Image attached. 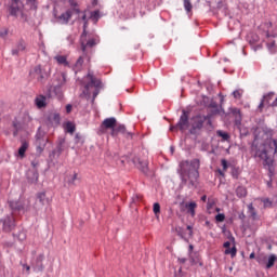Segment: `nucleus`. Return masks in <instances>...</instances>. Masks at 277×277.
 <instances>
[{
  "label": "nucleus",
  "mask_w": 277,
  "mask_h": 277,
  "mask_svg": "<svg viewBox=\"0 0 277 277\" xmlns=\"http://www.w3.org/2000/svg\"><path fill=\"white\" fill-rule=\"evenodd\" d=\"M198 170H200L199 159L182 161L180 163V176L182 182H184L185 185L188 183L189 187H194L196 185V181H198V176H200Z\"/></svg>",
  "instance_id": "obj_1"
},
{
  "label": "nucleus",
  "mask_w": 277,
  "mask_h": 277,
  "mask_svg": "<svg viewBox=\"0 0 277 277\" xmlns=\"http://www.w3.org/2000/svg\"><path fill=\"white\" fill-rule=\"evenodd\" d=\"M271 153L277 154V138H267L260 146H255V157L261 159L264 166L272 168L274 159L269 157Z\"/></svg>",
  "instance_id": "obj_2"
},
{
  "label": "nucleus",
  "mask_w": 277,
  "mask_h": 277,
  "mask_svg": "<svg viewBox=\"0 0 277 277\" xmlns=\"http://www.w3.org/2000/svg\"><path fill=\"white\" fill-rule=\"evenodd\" d=\"M85 79H88V83L84 85V90L81 94V96H83L84 98H90L92 91L90 90L91 88H95L93 91V98H92V103H94V101L96 100V97L98 96L100 92H101V80L97 79L96 77H94V75L92 72H89L85 77Z\"/></svg>",
  "instance_id": "obj_3"
},
{
  "label": "nucleus",
  "mask_w": 277,
  "mask_h": 277,
  "mask_svg": "<svg viewBox=\"0 0 277 277\" xmlns=\"http://www.w3.org/2000/svg\"><path fill=\"white\" fill-rule=\"evenodd\" d=\"M205 122L209 127H213V123L211 122V115L205 116V115H196L192 118V127L193 131H200L205 127Z\"/></svg>",
  "instance_id": "obj_4"
},
{
  "label": "nucleus",
  "mask_w": 277,
  "mask_h": 277,
  "mask_svg": "<svg viewBox=\"0 0 277 277\" xmlns=\"http://www.w3.org/2000/svg\"><path fill=\"white\" fill-rule=\"evenodd\" d=\"M48 143H49V138L44 137V132L41 130H38L36 134V141H35L37 153H43L44 148H47Z\"/></svg>",
  "instance_id": "obj_5"
},
{
  "label": "nucleus",
  "mask_w": 277,
  "mask_h": 277,
  "mask_svg": "<svg viewBox=\"0 0 277 277\" xmlns=\"http://www.w3.org/2000/svg\"><path fill=\"white\" fill-rule=\"evenodd\" d=\"M108 129H110L111 131L116 129V118L114 117L106 118L100 126L98 133H102V134L107 133Z\"/></svg>",
  "instance_id": "obj_6"
},
{
  "label": "nucleus",
  "mask_w": 277,
  "mask_h": 277,
  "mask_svg": "<svg viewBox=\"0 0 277 277\" xmlns=\"http://www.w3.org/2000/svg\"><path fill=\"white\" fill-rule=\"evenodd\" d=\"M85 36H88V32H85V30H83L81 38H80V42H81V50L83 51V53H85V49L92 48V47H96V44H98V40L95 38H91L88 40V42L85 43Z\"/></svg>",
  "instance_id": "obj_7"
},
{
  "label": "nucleus",
  "mask_w": 277,
  "mask_h": 277,
  "mask_svg": "<svg viewBox=\"0 0 277 277\" xmlns=\"http://www.w3.org/2000/svg\"><path fill=\"white\" fill-rule=\"evenodd\" d=\"M176 127H177V129H180V131H185L189 128V113L188 111L183 110Z\"/></svg>",
  "instance_id": "obj_8"
},
{
  "label": "nucleus",
  "mask_w": 277,
  "mask_h": 277,
  "mask_svg": "<svg viewBox=\"0 0 277 277\" xmlns=\"http://www.w3.org/2000/svg\"><path fill=\"white\" fill-rule=\"evenodd\" d=\"M34 71L35 75H37V81H39V83H44V79L49 77V72H47V69L38 65L35 67Z\"/></svg>",
  "instance_id": "obj_9"
},
{
  "label": "nucleus",
  "mask_w": 277,
  "mask_h": 277,
  "mask_svg": "<svg viewBox=\"0 0 277 277\" xmlns=\"http://www.w3.org/2000/svg\"><path fill=\"white\" fill-rule=\"evenodd\" d=\"M61 117L57 113H50L47 117V124L49 127H60Z\"/></svg>",
  "instance_id": "obj_10"
},
{
  "label": "nucleus",
  "mask_w": 277,
  "mask_h": 277,
  "mask_svg": "<svg viewBox=\"0 0 277 277\" xmlns=\"http://www.w3.org/2000/svg\"><path fill=\"white\" fill-rule=\"evenodd\" d=\"M37 198H38L40 205H42L43 207L49 206V205H51V202H53V199L51 197H48L47 193H44V192L38 193Z\"/></svg>",
  "instance_id": "obj_11"
},
{
  "label": "nucleus",
  "mask_w": 277,
  "mask_h": 277,
  "mask_svg": "<svg viewBox=\"0 0 277 277\" xmlns=\"http://www.w3.org/2000/svg\"><path fill=\"white\" fill-rule=\"evenodd\" d=\"M72 17V11L68 10L65 13H62L58 17L57 21L61 23V25H67L68 21Z\"/></svg>",
  "instance_id": "obj_12"
},
{
  "label": "nucleus",
  "mask_w": 277,
  "mask_h": 277,
  "mask_svg": "<svg viewBox=\"0 0 277 277\" xmlns=\"http://www.w3.org/2000/svg\"><path fill=\"white\" fill-rule=\"evenodd\" d=\"M184 207L185 209H187V213H189L192 217L196 216V209L198 207V203H196V201L186 202Z\"/></svg>",
  "instance_id": "obj_13"
},
{
  "label": "nucleus",
  "mask_w": 277,
  "mask_h": 277,
  "mask_svg": "<svg viewBox=\"0 0 277 277\" xmlns=\"http://www.w3.org/2000/svg\"><path fill=\"white\" fill-rule=\"evenodd\" d=\"M27 49V43L25 41L21 40L17 42L16 47L12 50V55H19V53H23Z\"/></svg>",
  "instance_id": "obj_14"
},
{
  "label": "nucleus",
  "mask_w": 277,
  "mask_h": 277,
  "mask_svg": "<svg viewBox=\"0 0 277 277\" xmlns=\"http://www.w3.org/2000/svg\"><path fill=\"white\" fill-rule=\"evenodd\" d=\"M118 133H121L122 135H131V133L127 131V127H124L122 124L113 129V131L110 132V135L113 137H116V135H118Z\"/></svg>",
  "instance_id": "obj_15"
},
{
  "label": "nucleus",
  "mask_w": 277,
  "mask_h": 277,
  "mask_svg": "<svg viewBox=\"0 0 277 277\" xmlns=\"http://www.w3.org/2000/svg\"><path fill=\"white\" fill-rule=\"evenodd\" d=\"M134 163L138 170L142 172H148V161L147 160H141L138 158L134 159Z\"/></svg>",
  "instance_id": "obj_16"
},
{
  "label": "nucleus",
  "mask_w": 277,
  "mask_h": 277,
  "mask_svg": "<svg viewBox=\"0 0 277 277\" xmlns=\"http://www.w3.org/2000/svg\"><path fill=\"white\" fill-rule=\"evenodd\" d=\"M35 105L36 107H38V109H42L43 107H47V96L38 95L35 98Z\"/></svg>",
  "instance_id": "obj_17"
},
{
  "label": "nucleus",
  "mask_w": 277,
  "mask_h": 277,
  "mask_svg": "<svg viewBox=\"0 0 277 277\" xmlns=\"http://www.w3.org/2000/svg\"><path fill=\"white\" fill-rule=\"evenodd\" d=\"M3 228L4 230H6L8 233H10V230H12V228H14V217L12 216H6L4 219L3 222Z\"/></svg>",
  "instance_id": "obj_18"
},
{
  "label": "nucleus",
  "mask_w": 277,
  "mask_h": 277,
  "mask_svg": "<svg viewBox=\"0 0 277 277\" xmlns=\"http://www.w3.org/2000/svg\"><path fill=\"white\" fill-rule=\"evenodd\" d=\"M56 88H64V85H66V74L62 72V74H57L56 75Z\"/></svg>",
  "instance_id": "obj_19"
},
{
  "label": "nucleus",
  "mask_w": 277,
  "mask_h": 277,
  "mask_svg": "<svg viewBox=\"0 0 277 277\" xmlns=\"http://www.w3.org/2000/svg\"><path fill=\"white\" fill-rule=\"evenodd\" d=\"M54 60L61 66H70V63H68V58L66 56H64V55H56V56H54Z\"/></svg>",
  "instance_id": "obj_20"
},
{
  "label": "nucleus",
  "mask_w": 277,
  "mask_h": 277,
  "mask_svg": "<svg viewBox=\"0 0 277 277\" xmlns=\"http://www.w3.org/2000/svg\"><path fill=\"white\" fill-rule=\"evenodd\" d=\"M27 148H29V143L23 142L19 149H18V155L21 159L25 157V153H27Z\"/></svg>",
  "instance_id": "obj_21"
},
{
  "label": "nucleus",
  "mask_w": 277,
  "mask_h": 277,
  "mask_svg": "<svg viewBox=\"0 0 277 277\" xmlns=\"http://www.w3.org/2000/svg\"><path fill=\"white\" fill-rule=\"evenodd\" d=\"M83 56H80L78 60H77V62H76V64L74 65V70H75V72H79V71H81V68H83Z\"/></svg>",
  "instance_id": "obj_22"
},
{
  "label": "nucleus",
  "mask_w": 277,
  "mask_h": 277,
  "mask_svg": "<svg viewBox=\"0 0 277 277\" xmlns=\"http://www.w3.org/2000/svg\"><path fill=\"white\" fill-rule=\"evenodd\" d=\"M221 166L223 167V171L221 169H219L217 172L221 176H224V172H226L228 170V161H226V159H222Z\"/></svg>",
  "instance_id": "obj_23"
},
{
  "label": "nucleus",
  "mask_w": 277,
  "mask_h": 277,
  "mask_svg": "<svg viewBox=\"0 0 277 277\" xmlns=\"http://www.w3.org/2000/svg\"><path fill=\"white\" fill-rule=\"evenodd\" d=\"M276 255L271 254L266 263V269H272V266L276 263Z\"/></svg>",
  "instance_id": "obj_24"
},
{
  "label": "nucleus",
  "mask_w": 277,
  "mask_h": 277,
  "mask_svg": "<svg viewBox=\"0 0 277 277\" xmlns=\"http://www.w3.org/2000/svg\"><path fill=\"white\" fill-rule=\"evenodd\" d=\"M190 263L192 265H198L199 267H202V260L200 259L199 255L190 256Z\"/></svg>",
  "instance_id": "obj_25"
},
{
  "label": "nucleus",
  "mask_w": 277,
  "mask_h": 277,
  "mask_svg": "<svg viewBox=\"0 0 277 277\" xmlns=\"http://www.w3.org/2000/svg\"><path fill=\"white\" fill-rule=\"evenodd\" d=\"M153 212L157 219H159V213H161V205L159 202H155L153 206Z\"/></svg>",
  "instance_id": "obj_26"
},
{
  "label": "nucleus",
  "mask_w": 277,
  "mask_h": 277,
  "mask_svg": "<svg viewBox=\"0 0 277 277\" xmlns=\"http://www.w3.org/2000/svg\"><path fill=\"white\" fill-rule=\"evenodd\" d=\"M216 134L219 135V137H222L223 142H228V140H230V135L222 130H219Z\"/></svg>",
  "instance_id": "obj_27"
},
{
  "label": "nucleus",
  "mask_w": 277,
  "mask_h": 277,
  "mask_svg": "<svg viewBox=\"0 0 277 277\" xmlns=\"http://www.w3.org/2000/svg\"><path fill=\"white\" fill-rule=\"evenodd\" d=\"M248 213H250L253 220H256V210L254 209V206L252 203L248 205Z\"/></svg>",
  "instance_id": "obj_28"
},
{
  "label": "nucleus",
  "mask_w": 277,
  "mask_h": 277,
  "mask_svg": "<svg viewBox=\"0 0 277 277\" xmlns=\"http://www.w3.org/2000/svg\"><path fill=\"white\" fill-rule=\"evenodd\" d=\"M75 123L68 121L66 124H65V131H67V133H75Z\"/></svg>",
  "instance_id": "obj_29"
},
{
  "label": "nucleus",
  "mask_w": 277,
  "mask_h": 277,
  "mask_svg": "<svg viewBox=\"0 0 277 277\" xmlns=\"http://www.w3.org/2000/svg\"><path fill=\"white\" fill-rule=\"evenodd\" d=\"M64 144H66V138L64 137H58V145H57V150L58 153H63L64 151Z\"/></svg>",
  "instance_id": "obj_30"
},
{
  "label": "nucleus",
  "mask_w": 277,
  "mask_h": 277,
  "mask_svg": "<svg viewBox=\"0 0 277 277\" xmlns=\"http://www.w3.org/2000/svg\"><path fill=\"white\" fill-rule=\"evenodd\" d=\"M13 128L15 129L13 132L14 137H16V135H18V132L22 129L21 122L18 121H13Z\"/></svg>",
  "instance_id": "obj_31"
},
{
  "label": "nucleus",
  "mask_w": 277,
  "mask_h": 277,
  "mask_svg": "<svg viewBox=\"0 0 277 277\" xmlns=\"http://www.w3.org/2000/svg\"><path fill=\"white\" fill-rule=\"evenodd\" d=\"M236 194H237V196L239 197V198H245V196L248 194V192L246 190V188H243V187H238L237 189H236Z\"/></svg>",
  "instance_id": "obj_32"
},
{
  "label": "nucleus",
  "mask_w": 277,
  "mask_h": 277,
  "mask_svg": "<svg viewBox=\"0 0 277 277\" xmlns=\"http://www.w3.org/2000/svg\"><path fill=\"white\" fill-rule=\"evenodd\" d=\"M91 18L94 23H98V18H101V11H93L91 13Z\"/></svg>",
  "instance_id": "obj_33"
},
{
  "label": "nucleus",
  "mask_w": 277,
  "mask_h": 277,
  "mask_svg": "<svg viewBox=\"0 0 277 277\" xmlns=\"http://www.w3.org/2000/svg\"><path fill=\"white\" fill-rule=\"evenodd\" d=\"M184 1V9L186 10V12H190L193 10V5H192V1L189 0H183Z\"/></svg>",
  "instance_id": "obj_34"
},
{
  "label": "nucleus",
  "mask_w": 277,
  "mask_h": 277,
  "mask_svg": "<svg viewBox=\"0 0 277 277\" xmlns=\"http://www.w3.org/2000/svg\"><path fill=\"white\" fill-rule=\"evenodd\" d=\"M274 96V93H268L266 96H264V98L261 101L259 108H263V105L265 103V98H267V101H272V97Z\"/></svg>",
  "instance_id": "obj_35"
},
{
  "label": "nucleus",
  "mask_w": 277,
  "mask_h": 277,
  "mask_svg": "<svg viewBox=\"0 0 277 277\" xmlns=\"http://www.w3.org/2000/svg\"><path fill=\"white\" fill-rule=\"evenodd\" d=\"M225 254H230L232 256H237V248L233 247L232 249H226Z\"/></svg>",
  "instance_id": "obj_36"
},
{
  "label": "nucleus",
  "mask_w": 277,
  "mask_h": 277,
  "mask_svg": "<svg viewBox=\"0 0 277 277\" xmlns=\"http://www.w3.org/2000/svg\"><path fill=\"white\" fill-rule=\"evenodd\" d=\"M233 96L234 98H241V96H243V90H236L233 92Z\"/></svg>",
  "instance_id": "obj_37"
},
{
  "label": "nucleus",
  "mask_w": 277,
  "mask_h": 277,
  "mask_svg": "<svg viewBox=\"0 0 277 277\" xmlns=\"http://www.w3.org/2000/svg\"><path fill=\"white\" fill-rule=\"evenodd\" d=\"M31 174H32V179L29 177V173H28V181H29V183H38V173L31 172Z\"/></svg>",
  "instance_id": "obj_38"
},
{
  "label": "nucleus",
  "mask_w": 277,
  "mask_h": 277,
  "mask_svg": "<svg viewBox=\"0 0 277 277\" xmlns=\"http://www.w3.org/2000/svg\"><path fill=\"white\" fill-rule=\"evenodd\" d=\"M262 202H263L265 209L272 207V200H269V198L262 199Z\"/></svg>",
  "instance_id": "obj_39"
},
{
  "label": "nucleus",
  "mask_w": 277,
  "mask_h": 277,
  "mask_svg": "<svg viewBox=\"0 0 277 277\" xmlns=\"http://www.w3.org/2000/svg\"><path fill=\"white\" fill-rule=\"evenodd\" d=\"M215 220L217 222H224V220H226V215H224V213H219L216 214Z\"/></svg>",
  "instance_id": "obj_40"
},
{
  "label": "nucleus",
  "mask_w": 277,
  "mask_h": 277,
  "mask_svg": "<svg viewBox=\"0 0 277 277\" xmlns=\"http://www.w3.org/2000/svg\"><path fill=\"white\" fill-rule=\"evenodd\" d=\"M8 34H10V30H8V28L0 30V38H8Z\"/></svg>",
  "instance_id": "obj_41"
},
{
  "label": "nucleus",
  "mask_w": 277,
  "mask_h": 277,
  "mask_svg": "<svg viewBox=\"0 0 277 277\" xmlns=\"http://www.w3.org/2000/svg\"><path fill=\"white\" fill-rule=\"evenodd\" d=\"M22 267L27 272V274L29 275V273L31 272V267L27 264H22Z\"/></svg>",
  "instance_id": "obj_42"
},
{
  "label": "nucleus",
  "mask_w": 277,
  "mask_h": 277,
  "mask_svg": "<svg viewBox=\"0 0 277 277\" xmlns=\"http://www.w3.org/2000/svg\"><path fill=\"white\" fill-rule=\"evenodd\" d=\"M18 12V9L16 8H11V15L16 16V13Z\"/></svg>",
  "instance_id": "obj_43"
},
{
  "label": "nucleus",
  "mask_w": 277,
  "mask_h": 277,
  "mask_svg": "<svg viewBox=\"0 0 277 277\" xmlns=\"http://www.w3.org/2000/svg\"><path fill=\"white\" fill-rule=\"evenodd\" d=\"M66 111L67 114H70V111H72V105L70 104L66 105Z\"/></svg>",
  "instance_id": "obj_44"
},
{
  "label": "nucleus",
  "mask_w": 277,
  "mask_h": 277,
  "mask_svg": "<svg viewBox=\"0 0 277 277\" xmlns=\"http://www.w3.org/2000/svg\"><path fill=\"white\" fill-rule=\"evenodd\" d=\"M223 247L226 248V250L230 249V241L224 242Z\"/></svg>",
  "instance_id": "obj_45"
},
{
  "label": "nucleus",
  "mask_w": 277,
  "mask_h": 277,
  "mask_svg": "<svg viewBox=\"0 0 277 277\" xmlns=\"http://www.w3.org/2000/svg\"><path fill=\"white\" fill-rule=\"evenodd\" d=\"M82 21H84V31H85V27L88 25V21H87L85 14L82 15Z\"/></svg>",
  "instance_id": "obj_46"
},
{
  "label": "nucleus",
  "mask_w": 277,
  "mask_h": 277,
  "mask_svg": "<svg viewBox=\"0 0 277 277\" xmlns=\"http://www.w3.org/2000/svg\"><path fill=\"white\" fill-rule=\"evenodd\" d=\"M187 230H189V236L192 237V235H194V232L192 230V225H187Z\"/></svg>",
  "instance_id": "obj_47"
},
{
  "label": "nucleus",
  "mask_w": 277,
  "mask_h": 277,
  "mask_svg": "<svg viewBox=\"0 0 277 277\" xmlns=\"http://www.w3.org/2000/svg\"><path fill=\"white\" fill-rule=\"evenodd\" d=\"M272 107H277V97L276 100L271 104Z\"/></svg>",
  "instance_id": "obj_48"
},
{
  "label": "nucleus",
  "mask_w": 277,
  "mask_h": 277,
  "mask_svg": "<svg viewBox=\"0 0 277 277\" xmlns=\"http://www.w3.org/2000/svg\"><path fill=\"white\" fill-rule=\"evenodd\" d=\"M201 200H202V202H207V195H203V196L201 197Z\"/></svg>",
  "instance_id": "obj_49"
},
{
  "label": "nucleus",
  "mask_w": 277,
  "mask_h": 277,
  "mask_svg": "<svg viewBox=\"0 0 277 277\" xmlns=\"http://www.w3.org/2000/svg\"><path fill=\"white\" fill-rule=\"evenodd\" d=\"M189 252L192 253V252H194V245H189Z\"/></svg>",
  "instance_id": "obj_50"
},
{
  "label": "nucleus",
  "mask_w": 277,
  "mask_h": 277,
  "mask_svg": "<svg viewBox=\"0 0 277 277\" xmlns=\"http://www.w3.org/2000/svg\"><path fill=\"white\" fill-rule=\"evenodd\" d=\"M211 207H213V203H211V201H209L207 209L209 210V209H211Z\"/></svg>",
  "instance_id": "obj_51"
},
{
  "label": "nucleus",
  "mask_w": 277,
  "mask_h": 277,
  "mask_svg": "<svg viewBox=\"0 0 277 277\" xmlns=\"http://www.w3.org/2000/svg\"><path fill=\"white\" fill-rule=\"evenodd\" d=\"M255 254L254 252H252L250 255H249V259H254Z\"/></svg>",
  "instance_id": "obj_52"
},
{
  "label": "nucleus",
  "mask_w": 277,
  "mask_h": 277,
  "mask_svg": "<svg viewBox=\"0 0 277 277\" xmlns=\"http://www.w3.org/2000/svg\"><path fill=\"white\" fill-rule=\"evenodd\" d=\"M258 263H260V265L263 263V260H261V258L256 259Z\"/></svg>",
  "instance_id": "obj_53"
},
{
  "label": "nucleus",
  "mask_w": 277,
  "mask_h": 277,
  "mask_svg": "<svg viewBox=\"0 0 277 277\" xmlns=\"http://www.w3.org/2000/svg\"><path fill=\"white\" fill-rule=\"evenodd\" d=\"M72 181H77V173L74 174Z\"/></svg>",
  "instance_id": "obj_54"
},
{
  "label": "nucleus",
  "mask_w": 277,
  "mask_h": 277,
  "mask_svg": "<svg viewBox=\"0 0 277 277\" xmlns=\"http://www.w3.org/2000/svg\"><path fill=\"white\" fill-rule=\"evenodd\" d=\"M98 3V0H93V5H96Z\"/></svg>",
  "instance_id": "obj_55"
},
{
  "label": "nucleus",
  "mask_w": 277,
  "mask_h": 277,
  "mask_svg": "<svg viewBox=\"0 0 277 277\" xmlns=\"http://www.w3.org/2000/svg\"><path fill=\"white\" fill-rule=\"evenodd\" d=\"M268 187H272V182H267Z\"/></svg>",
  "instance_id": "obj_56"
},
{
  "label": "nucleus",
  "mask_w": 277,
  "mask_h": 277,
  "mask_svg": "<svg viewBox=\"0 0 277 277\" xmlns=\"http://www.w3.org/2000/svg\"><path fill=\"white\" fill-rule=\"evenodd\" d=\"M215 211H216V213H220V208H216Z\"/></svg>",
  "instance_id": "obj_57"
},
{
  "label": "nucleus",
  "mask_w": 277,
  "mask_h": 277,
  "mask_svg": "<svg viewBox=\"0 0 277 277\" xmlns=\"http://www.w3.org/2000/svg\"><path fill=\"white\" fill-rule=\"evenodd\" d=\"M14 1V3H18V0H13Z\"/></svg>",
  "instance_id": "obj_58"
}]
</instances>
